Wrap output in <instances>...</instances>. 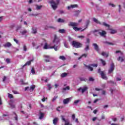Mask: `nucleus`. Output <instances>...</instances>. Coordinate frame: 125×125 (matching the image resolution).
<instances>
[{
  "label": "nucleus",
  "mask_w": 125,
  "mask_h": 125,
  "mask_svg": "<svg viewBox=\"0 0 125 125\" xmlns=\"http://www.w3.org/2000/svg\"><path fill=\"white\" fill-rule=\"evenodd\" d=\"M23 49L24 51H27V46L26 45H23Z\"/></svg>",
  "instance_id": "79ce46f5"
},
{
  "label": "nucleus",
  "mask_w": 125,
  "mask_h": 125,
  "mask_svg": "<svg viewBox=\"0 0 125 125\" xmlns=\"http://www.w3.org/2000/svg\"><path fill=\"white\" fill-rule=\"evenodd\" d=\"M8 97L11 99V98H13V95H12V94L8 93Z\"/></svg>",
  "instance_id": "58836bf2"
},
{
  "label": "nucleus",
  "mask_w": 125,
  "mask_h": 125,
  "mask_svg": "<svg viewBox=\"0 0 125 125\" xmlns=\"http://www.w3.org/2000/svg\"><path fill=\"white\" fill-rule=\"evenodd\" d=\"M14 116L15 117V119L16 121H17V120H18V119L17 118V115H16V113H14Z\"/></svg>",
  "instance_id": "49530a36"
},
{
  "label": "nucleus",
  "mask_w": 125,
  "mask_h": 125,
  "mask_svg": "<svg viewBox=\"0 0 125 125\" xmlns=\"http://www.w3.org/2000/svg\"><path fill=\"white\" fill-rule=\"evenodd\" d=\"M81 101V100H76L74 101V104H78V103H79V102H80Z\"/></svg>",
  "instance_id": "09e8293b"
},
{
  "label": "nucleus",
  "mask_w": 125,
  "mask_h": 125,
  "mask_svg": "<svg viewBox=\"0 0 125 125\" xmlns=\"http://www.w3.org/2000/svg\"><path fill=\"white\" fill-rule=\"evenodd\" d=\"M89 81L90 82H93V81H94V79H93V78H92V77H90L89 78Z\"/></svg>",
  "instance_id": "8fccbe9b"
},
{
  "label": "nucleus",
  "mask_w": 125,
  "mask_h": 125,
  "mask_svg": "<svg viewBox=\"0 0 125 125\" xmlns=\"http://www.w3.org/2000/svg\"><path fill=\"white\" fill-rule=\"evenodd\" d=\"M60 40L57 37V36L55 35L54 38L52 40V42L49 44L47 45L46 41L44 42V46H43V49H54L55 51H57L59 48L60 47Z\"/></svg>",
  "instance_id": "f257e3e1"
},
{
  "label": "nucleus",
  "mask_w": 125,
  "mask_h": 125,
  "mask_svg": "<svg viewBox=\"0 0 125 125\" xmlns=\"http://www.w3.org/2000/svg\"><path fill=\"white\" fill-rule=\"evenodd\" d=\"M59 58L63 61L66 60V58L64 56H60Z\"/></svg>",
  "instance_id": "7c9ffc66"
},
{
  "label": "nucleus",
  "mask_w": 125,
  "mask_h": 125,
  "mask_svg": "<svg viewBox=\"0 0 125 125\" xmlns=\"http://www.w3.org/2000/svg\"><path fill=\"white\" fill-rule=\"evenodd\" d=\"M56 99H57V97H54L52 100V102H54V101H56Z\"/></svg>",
  "instance_id": "3c124183"
},
{
  "label": "nucleus",
  "mask_w": 125,
  "mask_h": 125,
  "mask_svg": "<svg viewBox=\"0 0 125 125\" xmlns=\"http://www.w3.org/2000/svg\"><path fill=\"white\" fill-rule=\"evenodd\" d=\"M47 86L48 87V90H50V89L52 88V87H51V84H48Z\"/></svg>",
  "instance_id": "4c0bfd02"
},
{
  "label": "nucleus",
  "mask_w": 125,
  "mask_h": 125,
  "mask_svg": "<svg viewBox=\"0 0 125 125\" xmlns=\"http://www.w3.org/2000/svg\"><path fill=\"white\" fill-rule=\"evenodd\" d=\"M43 116H44L43 113L41 112V113H40V117H39V119H40V120H42V118H43Z\"/></svg>",
  "instance_id": "f704fd0d"
},
{
  "label": "nucleus",
  "mask_w": 125,
  "mask_h": 125,
  "mask_svg": "<svg viewBox=\"0 0 125 125\" xmlns=\"http://www.w3.org/2000/svg\"><path fill=\"white\" fill-rule=\"evenodd\" d=\"M72 118L73 120H75V114L72 115Z\"/></svg>",
  "instance_id": "0e129e2a"
},
{
  "label": "nucleus",
  "mask_w": 125,
  "mask_h": 125,
  "mask_svg": "<svg viewBox=\"0 0 125 125\" xmlns=\"http://www.w3.org/2000/svg\"><path fill=\"white\" fill-rule=\"evenodd\" d=\"M109 6H111V7H115V6H116V5H115V4H114L113 3H109Z\"/></svg>",
  "instance_id": "c03bdc74"
},
{
  "label": "nucleus",
  "mask_w": 125,
  "mask_h": 125,
  "mask_svg": "<svg viewBox=\"0 0 125 125\" xmlns=\"http://www.w3.org/2000/svg\"><path fill=\"white\" fill-rule=\"evenodd\" d=\"M71 99H72L71 98H68L64 99L62 101V102L64 105H67V104H69V102H70V100H71Z\"/></svg>",
  "instance_id": "f8f14e48"
},
{
  "label": "nucleus",
  "mask_w": 125,
  "mask_h": 125,
  "mask_svg": "<svg viewBox=\"0 0 125 125\" xmlns=\"http://www.w3.org/2000/svg\"><path fill=\"white\" fill-rule=\"evenodd\" d=\"M102 120H104L105 119V116L102 115Z\"/></svg>",
  "instance_id": "774afa93"
},
{
  "label": "nucleus",
  "mask_w": 125,
  "mask_h": 125,
  "mask_svg": "<svg viewBox=\"0 0 125 125\" xmlns=\"http://www.w3.org/2000/svg\"><path fill=\"white\" fill-rule=\"evenodd\" d=\"M71 45L75 48H81L83 46V44L80 42L73 41L71 43Z\"/></svg>",
  "instance_id": "20e7f679"
},
{
  "label": "nucleus",
  "mask_w": 125,
  "mask_h": 125,
  "mask_svg": "<svg viewBox=\"0 0 125 125\" xmlns=\"http://www.w3.org/2000/svg\"><path fill=\"white\" fill-rule=\"evenodd\" d=\"M60 0H56L54 1V0H51L49 3L51 4V7L54 10H55L57 8V5L59 4Z\"/></svg>",
  "instance_id": "f03ea898"
},
{
  "label": "nucleus",
  "mask_w": 125,
  "mask_h": 125,
  "mask_svg": "<svg viewBox=\"0 0 125 125\" xmlns=\"http://www.w3.org/2000/svg\"><path fill=\"white\" fill-rule=\"evenodd\" d=\"M102 94H103V95H106V91H104V90H103L102 91Z\"/></svg>",
  "instance_id": "603ef678"
},
{
  "label": "nucleus",
  "mask_w": 125,
  "mask_h": 125,
  "mask_svg": "<svg viewBox=\"0 0 125 125\" xmlns=\"http://www.w3.org/2000/svg\"><path fill=\"white\" fill-rule=\"evenodd\" d=\"M21 28V26H18L17 27V28H16V31L18 32L19 30H20Z\"/></svg>",
  "instance_id": "864d4df0"
},
{
  "label": "nucleus",
  "mask_w": 125,
  "mask_h": 125,
  "mask_svg": "<svg viewBox=\"0 0 125 125\" xmlns=\"http://www.w3.org/2000/svg\"><path fill=\"white\" fill-rule=\"evenodd\" d=\"M6 63H7V64H9V63H10V59H6Z\"/></svg>",
  "instance_id": "a18cd8bd"
},
{
  "label": "nucleus",
  "mask_w": 125,
  "mask_h": 125,
  "mask_svg": "<svg viewBox=\"0 0 125 125\" xmlns=\"http://www.w3.org/2000/svg\"><path fill=\"white\" fill-rule=\"evenodd\" d=\"M119 12H121V5H119Z\"/></svg>",
  "instance_id": "338daca9"
},
{
  "label": "nucleus",
  "mask_w": 125,
  "mask_h": 125,
  "mask_svg": "<svg viewBox=\"0 0 125 125\" xmlns=\"http://www.w3.org/2000/svg\"><path fill=\"white\" fill-rule=\"evenodd\" d=\"M100 61L102 62L103 66H105V65H106V62H105V61L102 59H100Z\"/></svg>",
  "instance_id": "473e14b6"
},
{
  "label": "nucleus",
  "mask_w": 125,
  "mask_h": 125,
  "mask_svg": "<svg viewBox=\"0 0 125 125\" xmlns=\"http://www.w3.org/2000/svg\"><path fill=\"white\" fill-rule=\"evenodd\" d=\"M97 101H99V99H97L95 100L94 101V103H96V102H97Z\"/></svg>",
  "instance_id": "e2e57ef3"
},
{
  "label": "nucleus",
  "mask_w": 125,
  "mask_h": 125,
  "mask_svg": "<svg viewBox=\"0 0 125 125\" xmlns=\"http://www.w3.org/2000/svg\"><path fill=\"white\" fill-rule=\"evenodd\" d=\"M35 88H36V86H35V85L31 86L30 88L29 89L30 92H33V91L34 90V89H35Z\"/></svg>",
  "instance_id": "a878e982"
},
{
  "label": "nucleus",
  "mask_w": 125,
  "mask_h": 125,
  "mask_svg": "<svg viewBox=\"0 0 125 125\" xmlns=\"http://www.w3.org/2000/svg\"><path fill=\"white\" fill-rule=\"evenodd\" d=\"M93 21H94L95 23H96V24H99L102 26H104V27H107L109 29H110V25L107 24L106 22H101L100 21H98V20L94 18L93 19Z\"/></svg>",
  "instance_id": "7ed1b4c3"
},
{
  "label": "nucleus",
  "mask_w": 125,
  "mask_h": 125,
  "mask_svg": "<svg viewBox=\"0 0 125 125\" xmlns=\"http://www.w3.org/2000/svg\"><path fill=\"white\" fill-rule=\"evenodd\" d=\"M86 56H87V54H83L78 58V60H80V59H82L83 57H84V58H86Z\"/></svg>",
  "instance_id": "5701e85b"
},
{
  "label": "nucleus",
  "mask_w": 125,
  "mask_h": 125,
  "mask_svg": "<svg viewBox=\"0 0 125 125\" xmlns=\"http://www.w3.org/2000/svg\"><path fill=\"white\" fill-rule=\"evenodd\" d=\"M65 32H66V30L64 29L59 30V33H60L61 34H64L65 33Z\"/></svg>",
  "instance_id": "bb28decb"
},
{
  "label": "nucleus",
  "mask_w": 125,
  "mask_h": 125,
  "mask_svg": "<svg viewBox=\"0 0 125 125\" xmlns=\"http://www.w3.org/2000/svg\"><path fill=\"white\" fill-rule=\"evenodd\" d=\"M44 58L45 59V62H49V59L50 58V57H49V56L44 55Z\"/></svg>",
  "instance_id": "a211bd4d"
},
{
  "label": "nucleus",
  "mask_w": 125,
  "mask_h": 125,
  "mask_svg": "<svg viewBox=\"0 0 125 125\" xmlns=\"http://www.w3.org/2000/svg\"><path fill=\"white\" fill-rule=\"evenodd\" d=\"M27 33H28V31H27L26 30H24L21 32L22 35H26Z\"/></svg>",
  "instance_id": "2f4dec72"
},
{
  "label": "nucleus",
  "mask_w": 125,
  "mask_h": 125,
  "mask_svg": "<svg viewBox=\"0 0 125 125\" xmlns=\"http://www.w3.org/2000/svg\"><path fill=\"white\" fill-rule=\"evenodd\" d=\"M78 38L79 39H81V40H83V39H84L85 37L84 36H78Z\"/></svg>",
  "instance_id": "37998d69"
},
{
  "label": "nucleus",
  "mask_w": 125,
  "mask_h": 125,
  "mask_svg": "<svg viewBox=\"0 0 125 125\" xmlns=\"http://www.w3.org/2000/svg\"><path fill=\"white\" fill-rule=\"evenodd\" d=\"M79 25V23L76 22H70L69 23V26H71V27H77Z\"/></svg>",
  "instance_id": "dca6fc26"
},
{
  "label": "nucleus",
  "mask_w": 125,
  "mask_h": 125,
  "mask_svg": "<svg viewBox=\"0 0 125 125\" xmlns=\"http://www.w3.org/2000/svg\"><path fill=\"white\" fill-rule=\"evenodd\" d=\"M63 90H70V86H67L62 89Z\"/></svg>",
  "instance_id": "c9c22d12"
},
{
  "label": "nucleus",
  "mask_w": 125,
  "mask_h": 125,
  "mask_svg": "<svg viewBox=\"0 0 125 125\" xmlns=\"http://www.w3.org/2000/svg\"><path fill=\"white\" fill-rule=\"evenodd\" d=\"M42 5H36L37 10H40V9H42Z\"/></svg>",
  "instance_id": "c85d7f7f"
},
{
  "label": "nucleus",
  "mask_w": 125,
  "mask_h": 125,
  "mask_svg": "<svg viewBox=\"0 0 125 125\" xmlns=\"http://www.w3.org/2000/svg\"><path fill=\"white\" fill-rule=\"evenodd\" d=\"M31 73L32 74H33V75H35L36 72L35 71V69H34V68H32Z\"/></svg>",
  "instance_id": "de8ad7c7"
},
{
  "label": "nucleus",
  "mask_w": 125,
  "mask_h": 125,
  "mask_svg": "<svg viewBox=\"0 0 125 125\" xmlns=\"http://www.w3.org/2000/svg\"><path fill=\"white\" fill-rule=\"evenodd\" d=\"M31 15H32V16H38V15H40V14L38 13V14H32Z\"/></svg>",
  "instance_id": "680f3d73"
},
{
  "label": "nucleus",
  "mask_w": 125,
  "mask_h": 125,
  "mask_svg": "<svg viewBox=\"0 0 125 125\" xmlns=\"http://www.w3.org/2000/svg\"><path fill=\"white\" fill-rule=\"evenodd\" d=\"M101 37H105L106 35V32L104 30H99L97 31Z\"/></svg>",
  "instance_id": "9b49d317"
},
{
  "label": "nucleus",
  "mask_w": 125,
  "mask_h": 125,
  "mask_svg": "<svg viewBox=\"0 0 125 125\" xmlns=\"http://www.w3.org/2000/svg\"><path fill=\"white\" fill-rule=\"evenodd\" d=\"M58 122V118H55L53 119V125H57Z\"/></svg>",
  "instance_id": "6ab92c4d"
},
{
  "label": "nucleus",
  "mask_w": 125,
  "mask_h": 125,
  "mask_svg": "<svg viewBox=\"0 0 125 125\" xmlns=\"http://www.w3.org/2000/svg\"><path fill=\"white\" fill-rule=\"evenodd\" d=\"M45 30H47L48 29H55V27H54L53 26H50V25L47 26V25H46L45 27Z\"/></svg>",
  "instance_id": "412c9836"
},
{
  "label": "nucleus",
  "mask_w": 125,
  "mask_h": 125,
  "mask_svg": "<svg viewBox=\"0 0 125 125\" xmlns=\"http://www.w3.org/2000/svg\"><path fill=\"white\" fill-rule=\"evenodd\" d=\"M86 42L85 43V44H87V43H89V42H90V40L88 38H86Z\"/></svg>",
  "instance_id": "ea45409f"
},
{
  "label": "nucleus",
  "mask_w": 125,
  "mask_h": 125,
  "mask_svg": "<svg viewBox=\"0 0 125 125\" xmlns=\"http://www.w3.org/2000/svg\"><path fill=\"white\" fill-rule=\"evenodd\" d=\"M13 92L14 94H19V92H18L17 91H13Z\"/></svg>",
  "instance_id": "5fc2aeb1"
},
{
  "label": "nucleus",
  "mask_w": 125,
  "mask_h": 125,
  "mask_svg": "<svg viewBox=\"0 0 125 125\" xmlns=\"http://www.w3.org/2000/svg\"><path fill=\"white\" fill-rule=\"evenodd\" d=\"M98 73L100 74L102 79H103V80H107V76H106V74L104 73V71H101V69L100 68L98 70Z\"/></svg>",
  "instance_id": "0eeeda50"
},
{
  "label": "nucleus",
  "mask_w": 125,
  "mask_h": 125,
  "mask_svg": "<svg viewBox=\"0 0 125 125\" xmlns=\"http://www.w3.org/2000/svg\"><path fill=\"white\" fill-rule=\"evenodd\" d=\"M76 7H78V4L70 5L67 7V9L70 10L71 8H76Z\"/></svg>",
  "instance_id": "2eb2a0df"
},
{
  "label": "nucleus",
  "mask_w": 125,
  "mask_h": 125,
  "mask_svg": "<svg viewBox=\"0 0 125 125\" xmlns=\"http://www.w3.org/2000/svg\"><path fill=\"white\" fill-rule=\"evenodd\" d=\"M32 34H37V28H32Z\"/></svg>",
  "instance_id": "cd10ccee"
},
{
  "label": "nucleus",
  "mask_w": 125,
  "mask_h": 125,
  "mask_svg": "<svg viewBox=\"0 0 125 125\" xmlns=\"http://www.w3.org/2000/svg\"><path fill=\"white\" fill-rule=\"evenodd\" d=\"M111 34H116L117 33V30L111 29L110 31Z\"/></svg>",
  "instance_id": "e433bc0d"
},
{
  "label": "nucleus",
  "mask_w": 125,
  "mask_h": 125,
  "mask_svg": "<svg viewBox=\"0 0 125 125\" xmlns=\"http://www.w3.org/2000/svg\"><path fill=\"white\" fill-rule=\"evenodd\" d=\"M33 61H30L25 63V64L23 65V67H25V66H27L28 65V66L31 64V62Z\"/></svg>",
  "instance_id": "c756f323"
},
{
  "label": "nucleus",
  "mask_w": 125,
  "mask_h": 125,
  "mask_svg": "<svg viewBox=\"0 0 125 125\" xmlns=\"http://www.w3.org/2000/svg\"><path fill=\"white\" fill-rule=\"evenodd\" d=\"M84 66H85L86 68H87L89 71H93V68H92V67H94L95 68H97V64H90L89 65H86L85 64H84Z\"/></svg>",
  "instance_id": "6e6552de"
},
{
  "label": "nucleus",
  "mask_w": 125,
  "mask_h": 125,
  "mask_svg": "<svg viewBox=\"0 0 125 125\" xmlns=\"http://www.w3.org/2000/svg\"><path fill=\"white\" fill-rule=\"evenodd\" d=\"M3 46L5 48H9L11 47V46H12V44L9 42H7L5 44H3Z\"/></svg>",
  "instance_id": "ddd939ff"
},
{
  "label": "nucleus",
  "mask_w": 125,
  "mask_h": 125,
  "mask_svg": "<svg viewBox=\"0 0 125 125\" xmlns=\"http://www.w3.org/2000/svg\"><path fill=\"white\" fill-rule=\"evenodd\" d=\"M93 46H94V49H95V50H96V51H99V47L98 46V45H97V43H93Z\"/></svg>",
  "instance_id": "f3484780"
},
{
  "label": "nucleus",
  "mask_w": 125,
  "mask_h": 125,
  "mask_svg": "<svg viewBox=\"0 0 125 125\" xmlns=\"http://www.w3.org/2000/svg\"><path fill=\"white\" fill-rule=\"evenodd\" d=\"M88 88L87 87H86V86H84L83 88L80 87L78 90L79 91H81V90H82V93H83V92H84V91H86V90H87V89Z\"/></svg>",
  "instance_id": "4468645a"
},
{
  "label": "nucleus",
  "mask_w": 125,
  "mask_h": 125,
  "mask_svg": "<svg viewBox=\"0 0 125 125\" xmlns=\"http://www.w3.org/2000/svg\"><path fill=\"white\" fill-rule=\"evenodd\" d=\"M95 90H96L97 91H99V90H102V89L96 88Z\"/></svg>",
  "instance_id": "052dcab7"
},
{
  "label": "nucleus",
  "mask_w": 125,
  "mask_h": 125,
  "mask_svg": "<svg viewBox=\"0 0 125 125\" xmlns=\"http://www.w3.org/2000/svg\"><path fill=\"white\" fill-rule=\"evenodd\" d=\"M89 23V21H87V24L86 25V28H84L83 29H82V28H78L76 26L73 27V29L76 32H78L79 31H81V32H83V31H84V30H85V29H86V28H87V26H88Z\"/></svg>",
  "instance_id": "423d86ee"
},
{
  "label": "nucleus",
  "mask_w": 125,
  "mask_h": 125,
  "mask_svg": "<svg viewBox=\"0 0 125 125\" xmlns=\"http://www.w3.org/2000/svg\"><path fill=\"white\" fill-rule=\"evenodd\" d=\"M67 73H63L61 74L62 78H65V77H67Z\"/></svg>",
  "instance_id": "72a5a7b5"
},
{
  "label": "nucleus",
  "mask_w": 125,
  "mask_h": 125,
  "mask_svg": "<svg viewBox=\"0 0 125 125\" xmlns=\"http://www.w3.org/2000/svg\"><path fill=\"white\" fill-rule=\"evenodd\" d=\"M14 41L15 42H16V43H18L19 42L18 41V40H17L16 39H14Z\"/></svg>",
  "instance_id": "6e6d98bb"
},
{
  "label": "nucleus",
  "mask_w": 125,
  "mask_h": 125,
  "mask_svg": "<svg viewBox=\"0 0 125 125\" xmlns=\"http://www.w3.org/2000/svg\"><path fill=\"white\" fill-rule=\"evenodd\" d=\"M64 46L66 47V48H69V44H68V42H67L64 41L63 42Z\"/></svg>",
  "instance_id": "b1692460"
},
{
  "label": "nucleus",
  "mask_w": 125,
  "mask_h": 125,
  "mask_svg": "<svg viewBox=\"0 0 125 125\" xmlns=\"http://www.w3.org/2000/svg\"><path fill=\"white\" fill-rule=\"evenodd\" d=\"M81 12V11L80 10H77L76 11V13H75V16H78V15H79V14Z\"/></svg>",
  "instance_id": "a19ab883"
},
{
  "label": "nucleus",
  "mask_w": 125,
  "mask_h": 125,
  "mask_svg": "<svg viewBox=\"0 0 125 125\" xmlns=\"http://www.w3.org/2000/svg\"><path fill=\"white\" fill-rule=\"evenodd\" d=\"M114 70H115V64L113 63H112L110 64V67L109 69H108V74H111V73H113Z\"/></svg>",
  "instance_id": "1a4fd4ad"
},
{
  "label": "nucleus",
  "mask_w": 125,
  "mask_h": 125,
  "mask_svg": "<svg viewBox=\"0 0 125 125\" xmlns=\"http://www.w3.org/2000/svg\"><path fill=\"white\" fill-rule=\"evenodd\" d=\"M93 113H94V114H95V115L96 114V113H97V110H94L93 111Z\"/></svg>",
  "instance_id": "69168bd1"
},
{
  "label": "nucleus",
  "mask_w": 125,
  "mask_h": 125,
  "mask_svg": "<svg viewBox=\"0 0 125 125\" xmlns=\"http://www.w3.org/2000/svg\"><path fill=\"white\" fill-rule=\"evenodd\" d=\"M15 102V100H10V102L9 103V104L10 106V108L11 109H14L15 108V104H14V103Z\"/></svg>",
  "instance_id": "9d476101"
},
{
  "label": "nucleus",
  "mask_w": 125,
  "mask_h": 125,
  "mask_svg": "<svg viewBox=\"0 0 125 125\" xmlns=\"http://www.w3.org/2000/svg\"><path fill=\"white\" fill-rule=\"evenodd\" d=\"M80 81H85V79H84V78H80Z\"/></svg>",
  "instance_id": "bf43d9fd"
},
{
  "label": "nucleus",
  "mask_w": 125,
  "mask_h": 125,
  "mask_svg": "<svg viewBox=\"0 0 125 125\" xmlns=\"http://www.w3.org/2000/svg\"><path fill=\"white\" fill-rule=\"evenodd\" d=\"M97 119V117H93L92 119V121H93V122H94V121H96Z\"/></svg>",
  "instance_id": "13d9d810"
},
{
  "label": "nucleus",
  "mask_w": 125,
  "mask_h": 125,
  "mask_svg": "<svg viewBox=\"0 0 125 125\" xmlns=\"http://www.w3.org/2000/svg\"><path fill=\"white\" fill-rule=\"evenodd\" d=\"M101 55H102V56H104V57H108V56H109V54L105 52H103Z\"/></svg>",
  "instance_id": "aec40b11"
},
{
  "label": "nucleus",
  "mask_w": 125,
  "mask_h": 125,
  "mask_svg": "<svg viewBox=\"0 0 125 125\" xmlns=\"http://www.w3.org/2000/svg\"><path fill=\"white\" fill-rule=\"evenodd\" d=\"M33 46H36L37 43L36 42H33L32 43Z\"/></svg>",
  "instance_id": "4d7b16f0"
},
{
  "label": "nucleus",
  "mask_w": 125,
  "mask_h": 125,
  "mask_svg": "<svg viewBox=\"0 0 125 125\" xmlns=\"http://www.w3.org/2000/svg\"><path fill=\"white\" fill-rule=\"evenodd\" d=\"M57 21L59 23H64L65 22V21L61 18L58 19Z\"/></svg>",
  "instance_id": "393cba45"
},
{
  "label": "nucleus",
  "mask_w": 125,
  "mask_h": 125,
  "mask_svg": "<svg viewBox=\"0 0 125 125\" xmlns=\"http://www.w3.org/2000/svg\"><path fill=\"white\" fill-rule=\"evenodd\" d=\"M115 53L116 54H118V55L121 56L117 59L118 61H120V62H124V57H123V52H122L121 51H116Z\"/></svg>",
  "instance_id": "39448f33"
},
{
  "label": "nucleus",
  "mask_w": 125,
  "mask_h": 125,
  "mask_svg": "<svg viewBox=\"0 0 125 125\" xmlns=\"http://www.w3.org/2000/svg\"><path fill=\"white\" fill-rule=\"evenodd\" d=\"M84 49L85 51H88V50H89V45L88 44H86Z\"/></svg>",
  "instance_id": "4be33fe9"
}]
</instances>
